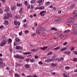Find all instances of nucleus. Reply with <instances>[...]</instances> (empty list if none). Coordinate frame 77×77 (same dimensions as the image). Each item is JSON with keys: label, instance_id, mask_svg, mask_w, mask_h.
I'll return each instance as SVG.
<instances>
[{"label": "nucleus", "instance_id": "51", "mask_svg": "<svg viewBox=\"0 0 77 77\" xmlns=\"http://www.w3.org/2000/svg\"><path fill=\"white\" fill-rule=\"evenodd\" d=\"M38 64L39 65H40V64H41L42 65H43V63H42V61H41L38 62Z\"/></svg>", "mask_w": 77, "mask_h": 77}, {"label": "nucleus", "instance_id": "27", "mask_svg": "<svg viewBox=\"0 0 77 77\" xmlns=\"http://www.w3.org/2000/svg\"><path fill=\"white\" fill-rule=\"evenodd\" d=\"M60 48V46H58V47H57V48H55L54 49V50H59V49Z\"/></svg>", "mask_w": 77, "mask_h": 77}, {"label": "nucleus", "instance_id": "36", "mask_svg": "<svg viewBox=\"0 0 77 77\" xmlns=\"http://www.w3.org/2000/svg\"><path fill=\"white\" fill-rule=\"evenodd\" d=\"M14 57H15V58H17V59H20V56L18 55H15Z\"/></svg>", "mask_w": 77, "mask_h": 77}, {"label": "nucleus", "instance_id": "31", "mask_svg": "<svg viewBox=\"0 0 77 77\" xmlns=\"http://www.w3.org/2000/svg\"><path fill=\"white\" fill-rule=\"evenodd\" d=\"M30 60V59L29 58H27L26 59V62H29Z\"/></svg>", "mask_w": 77, "mask_h": 77}, {"label": "nucleus", "instance_id": "23", "mask_svg": "<svg viewBox=\"0 0 77 77\" xmlns=\"http://www.w3.org/2000/svg\"><path fill=\"white\" fill-rule=\"evenodd\" d=\"M1 66L2 67H5V63H2L1 64H0Z\"/></svg>", "mask_w": 77, "mask_h": 77}, {"label": "nucleus", "instance_id": "63", "mask_svg": "<svg viewBox=\"0 0 77 77\" xmlns=\"http://www.w3.org/2000/svg\"><path fill=\"white\" fill-rule=\"evenodd\" d=\"M74 72H77V69H75L74 70Z\"/></svg>", "mask_w": 77, "mask_h": 77}, {"label": "nucleus", "instance_id": "7", "mask_svg": "<svg viewBox=\"0 0 77 77\" xmlns=\"http://www.w3.org/2000/svg\"><path fill=\"white\" fill-rule=\"evenodd\" d=\"M45 11H43L42 12L40 13V14L41 16L44 17V13H45Z\"/></svg>", "mask_w": 77, "mask_h": 77}, {"label": "nucleus", "instance_id": "38", "mask_svg": "<svg viewBox=\"0 0 77 77\" xmlns=\"http://www.w3.org/2000/svg\"><path fill=\"white\" fill-rule=\"evenodd\" d=\"M74 6H75L74 4H73L70 7V8H71V9H72V8H74Z\"/></svg>", "mask_w": 77, "mask_h": 77}, {"label": "nucleus", "instance_id": "13", "mask_svg": "<svg viewBox=\"0 0 77 77\" xmlns=\"http://www.w3.org/2000/svg\"><path fill=\"white\" fill-rule=\"evenodd\" d=\"M66 25H72L73 24L72 23L70 22H66Z\"/></svg>", "mask_w": 77, "mask_h": 77}, {"label": "nucleus", "instance_id": "4", "mask_svg": "<svg viewBox=\"0 0 77 77\" xmlns=\"http://www.w3.org/2000/svg\"><path fill=\"white\" fill-rule=\"evenodd\" d=\"M69 20L70 21V22L73 24V21H74V18L71 17H70Z\"/></svg>", "mask_w": 77, "mask_h": 77}, {"label": "nucleus", "instance_id": "33", "mask_svg": "<svg viewBox=\"0 0 77 77\" xmlns=\"http://www.w3.org/2000/svg\"><path fill=\"white\" fill-rule=\"evenodd\" d=\"M4 24L5 25H8V21H5L4 22Z\"/></svg>", "mask_w": 77, "mask_h": 77}, {"label": "nucleus", "instance_id": "16", "mask_svg": "<svg viewBox=\"0 0 77 77\" xmlns=\"http://www.w3.org/2000/svg\"><path fill=\"white\" fill-rule=\"evenodd\" d=\"M63 77H70L68 75H67L65 73L63 74Z\"/></svg>", "mask_w": 77, "mask_h": 77}, {"label": "nucleus", "instance_id": "17", "mask_svg": "<svg viewBox=\"0 0 77 77\" xmlns=\"http://www.w3.org/2000/svg\"><path fill=\"white\" fill-rule=\"evenodd\" d=\"M9 16L8 15V14L5 15L4 17V19H8L9 18Z\"/></svg>", "mask_w": 77, "mask_h": 77}, {"label": "nucleus", "instance_id": "44", "mask_svg": "<svg viewBox=\"0 0 77 77\" xmlns=\"http://www.w3.org/2000/svg\"><path fill=\"white\" fill-rule=\"evenodd\" d=\"M51 30H57V29L55 27L52 28V29H51Z\"/></svg>", "mask_w": 77, "mask_h": 77}, {"label": "nucleus", "instance_id": "9", "mask_svg": "<svg viewBox=\"0 0 77 77\" xmlns=\"http://www.w3.org/2000/svg\"><path fill=\"white\" fill-rule=\"evenodd\" d=\"M51 66L52 67H54V66H57V65L54 63H52L51 64Z\"/></svg>", "mask_w": 77, "mask_h": 77}, {"label": "nucleus", "instance_id": "48", "mask_svg": "<svg viewBox=\"0 0 77 77\" xmlns=\"http://www.w3.org/2000/svg\"><path fill=\"white\" fill-rule=\"evenodd\" d=\"M73 14H74V15H75V14H77V10H76V11H74L73 12Z\"/></svg>", "mask_w": 77, "mask_h": 77}, {"label": "nucleus", "instance_id": "29", "mask_svg": "<svg viewBox=\"0 0 77 77\" xmlns=\"http://www.w3.org/2000/svg\"><path fill=\"white\" fill-rule=\"evenodd\" d=\"M23 13V11H22V8H21L19 11V13L20 14H21Z\"/></svg>", "mask_w": 77, "mask_h": 77}, {"label": "nucleus", "instance_id": "55", "mask_svg": "<svg viewBox=\"0 0 77 77\" xmlns=\"http://www.w3.org/2000/svg\"><path fill=\"white\" fill-rule=\"evenodd\" d=\"M52 10H53V11H56V7H53Z\"/></svg>", "mask_w": 77, "mask_h": 77}, {"label": "nucleus", "instance_id": "14", "mask_svg": "<svg viewBox=\"0 0 77 77\" xmlns=\"http://www.w3.org/2000/svg\"><path fill=\"white\" fill-rule=\"evenodd\" d=\"M16 9V6H14L13 7H11V9L12 10V11H14V10H15Z\"/></svg>", "mask_w": 77, "mask_h": 77}, {"label": "nucleus", "instance_id": "49", "mask_svg": "<svg viewBox=\"0 0 77 77\" xmlns=\"http://www.w3.org/2000/svg\"><path fill=\"white\" fill-rule=\"evenodd\" d=\"M67 44L68 43H67V42H65L63 44V45H64V46H65V45H67Z\"/></svg>", "mask_w": 77, "mask_h": 77}, {"label": "nucleus", "instance_id": "58", "mask_svg": "<svg viewBox=\"0 0 77 77\" xmlns=\"http://www.w3.org/2000/svg\"><path fill=\"white\" fill-rule=\"evenodd\" d=\"M46 61L47 62H50V59H48L46 60Z\"/></svg>", "mask_w": 77, "mask_h": 77}, {"label": "nucleus", "instance_id": "47", "mask_svg": "<svg viewBox=\"0 0 77 77\" xmlns=\"http://www.w3.org/2000/svg\"><path fill=\"white\" fill-rule=\"evenodd\" d=\"M50 2H47L46 3L45 5L46 6H48V5H50Z\"/></svg>", "mask_w": 77, "mask_h": 77}, {"label": "nucleus", "instance_id": "39", "mask_svg": "<svg viewBox=\"0 0 77 77\" xmlns=\"http://www.w3.org/2000/svg\"><path fill=\"white\" fill-rule=\"evenodd\" d=\"M15 41L16 42H20V40L19 38H16Z\"/></svg>", "mask_w": 77, "mask_h": 77}, {"label": "nucleus", "instance_id": "54", "mask_svg": "<svg viewBox=\"0 0 77 77\" xmlns=\"http://www.w3.org/2000/svg\"><path fill=\"white\" fill-rule=\"evenodd\" d=\"M70 32V30H66L65 31V32H66L67 33H68V32Z\"/></svg>", "mask_w": 77, "mask_h": 77}, {"label": "nucleus", "instance_id": "28", "mask_svg": "<svg viewBox=\"0 0 77 77\" xmlns=\"http://www.w3.org/2000/svg\"><path fill=\"white\" fill-rule=\"evenodd\" d=\"M35 2H36V1L35 0H32L30 2V3L31 4L35 3Z\"/></svg>", "mask_w": 77, "mask_h": 77}, {"label": "nucleus", "instance_id": "24", "mask_svg": "<svg viewBox=\"0 0 77 77\" xmlns=\"http://www.w3.org/2000/svg\"><path fill=\"white\" fill-rule=\"evenodd\" d=\"M72 27L73 28H76V27H77V23L73 25Z\"/></svg>", "mask_w": 77, "mask_h": 77}, {"label": "nucleus", "instance_id": "6", "mask_svg": "<svg viewBox=\"0 0 77 77\" xmlns=\"http://www.w3.org/2000/svg\"><path fill=\"white\" fill-rule=\"evenodd\" d=\"M60 37L61 39H63V38H66V35H60Z\"/></svg>", "mask_w": 77, "mask_h": 77}, {"label": "nucleus", "instance_id": "46", "mask_svg": "<svg viewBox=\"0 0 77 77\" xmlns=\"http://www.w3.org/2000/svg\"><path fill=\"white\" fill-rule=\"evenodd\" d=\"M24 4L26 6H27L28 5V4H27V1H25L24 2Z\"/></svg>", "mask_w": 77, "mask_h": 77}, {"label": "nucleus", "instance_id": "1", "mask_svg": "<svg viewBox=\"0 0 77 77\" xmlns=\"http://www.w3.org/2000/svg\"><path fill=\"white\" fill-rule=\"evenodd\" d=\"M6 42H7V40H3L0 44V47H3L5 46L6 44Z\"/></svg>", "mask_w": 77, "mask_h": 77}, {"label": "nucleus", "instance_id": "37", "mask_svg": "<svg viewBox=\"0 0 77 77\" xmlns=\"http://www.w3.org/2000/svg\"><path fill=\"white\" fill-rule=\"evenodd\" d=\"M41 32V31L39 30H38L36 31V33L37 34H39Z\"/></svg>", "mask_w": 77, "mask_h": 77}, {"label": "nucleus", "instance_id": "57", "mask_svg": "<svg viewBox=\"0 0 77 77\" xmlns=\"http://www.w3.org/2000/svg\"><path fill=\"white\" fill-rule=\"evenodd\" d=\"M73 61L75 62H77V58H75L73 59Z\"/></svg>", "mask_w": 77, "mask_h": 77}, {"label": "nucleus", "instance_id": "35", "mask_svg": "<svg viewBox=\"0 0 77 77\" xmlns=\"http://www.w3.org/2000/svg\"><path fill=\"white\" fill-rule=\"evenodd\" d=\"M66 49H67L66 48H63V49H61L60 50V51H64L65 50H66Z\"/></svg>", "mask_w": 77, "mask_h": 77}, {"label": "nucleus", "instance_id": "21", "mask_svg": "<svg viewBox=\"0 0 77 77\" xmlns=\"http://www.w3.org/2000/svg\"><path fill=\"white\" fill-rule=\"evenodd\" d=\"M21 65V64L20 63H17L16 65V67H20Z\"/></svg>", "mask_w": 77, "mask_h": 77}, {"label": "nucleus", "instance_id": "15", "mask_svg": "<svg viewBox=\"0 0 77 77\" xmlns=\"http://www.w3.org/2000/svg\"><path fill=\"white\" fill-rule=\"evenodd\" d=\"M31 53H32V52H27L26 53L24 52L23 53V54H31Z\"/></svg>", "mask_w": 77, "mask_h": 77}, {"label": "nucleus", "instance_id": "26", "mask_svg": "<svg viewBox=\"0 0 77 77\" xmlns=\"http://www.w3.org/2000/svg\"><path fill=\"white\" fill-rule=\"evenodd\" d=\"M45 9V7L44 6L40 7V9H41V10H42V9Z\"/></svg>", "mask_w": 77, "mask_h": 77}, {"label": "nucleus", "instance_id": "62", "mask_svg": "<svg viewBox=\"0 0 77 77\" xmlns=\"http://www.w3.org/2000/svg\"><path fill=\"white\" fill-rule=\"evenodd\" d=\"M63 57L61 58L60 59V60H63Z\"/></svg>", "mask_w": 77, "mask_h": 77}, {"label": "nucleus", "instance_id": "32", "mask_svg": "<svg viewBox=\"0 0 77 77\" xmlns=\"http://www.w3.org/2000/svg\"><path fill=\"white\" fill-rule=\"evenodd\" d=\"M7 15H8L9 17H11L12 16V14L10 13H7Z\"/></svg>", "mask_w": 77, "mask_h": 77}, {"label": "nucleus", "instance_id": "12", "mask_svg": "<svg viewBox=\"0 0 77 77\" xmlns=\"http://www.w3.org/2000/svg\"><path fill=\"white\" fill-rule=\"evenodd\" d=\"M44 0H39L38 1V3H42Z\"/></svg>", "mask_w": 77, "mask_h": 77}, {"label": "nucleus", "instance_id": "11", "mask_svg": "<svg viewBox=\"0 0 77 77\" xmlns=\"http://www.w3.org/2000/svg\"><path fill=\"white\" fill-rule=\"evenodd\" d=\"M39 50V49L38 48H37L36 49H32L31 50V51H32L33 52V51H38Z\"/></svg>", "mask_w": 77, "mask_h": 77}, {"label": "nucleus", "instance_id": "56", "mask_svg": "<svg viewBox=\"0 0 77 77\" xmlns=\"http://www.w3.org/2000/svg\"><path fill=\"white\" fill-rule=\"evenodd\" d=\"M17 45V43L16 42H14V46H16Z\"/></svg>", "mask_w": 77, "mask_h": 77}, {"label": "nucleus", "instance_id": "30", "mask_svg": "<svg viewBox=\"0 0 77 77\" xmlns=\"http://www.w3.org/2000/svg\"><path fill=\"white\" fill-rule=\"evenodd\" d=\"M64 54L67 55L69 54H70V52L69 51H68L67 52H64Z\"/></svg>", "mask_w": 77, "mask_h": 77}, {"label": "nucleus", "instance_id": "45", "mask_svg": "<svg viewBox=\"0 0 77 77\" xmlns=\"http://www.w3.org/2000/svg\"><path fill=\"white\" fill-rule=\"evenodd\" d=\"M14 23L15 25H17V21L15 20L14 21Z\"/></svg>", "mask_w": 77, "mask_h": 77}, {"label": "nucleus", "instance_id": "41", "mask_svg": "<svg viewBox=\"0 0 77 77\" xmlns=\"http://www.w3.org/2000/svg\"><path fill=\"white\" fill-rule=\"evenodd\" d=\"M17 6L18 7H20V6H22V5L21 4L18 3L17 4Z\"/></svg>", "mask_w": 77, "mask_h": 77}, {"label": "nucleus", "instance_id": "22", "mask_svg": "<svg viewBox=\"0 0 77 77\" xmlns=\"http://www.w3.org/2000/svg\"><path fill=\"white\" fill-rule=\"evenodd\" d=\"M25 67H26V68H30V66H29L28 64H26L25 65Z\"/></svg>", "mask_w": 77, "mask_h": 77}, {"label": "nucleus", "instance_id": "5", "mask_svg": "<svg viewBox=\"0 0 77 77\" xmlns=\"http://www.w3.org/2000/svg\"><path fill=\"white\" fill-rule=\"evenodd\" d=\"M5 12H9V11L10 10V8L8 7H6L5 8Z\"/></svg>", "mask_w": 77, "mask_h": 77}, {"label": "nucleus", "instance_id": "18", "mask_svg": "<svg viewBox=\"0 0 77 77\" xmlns=\"http://www.w3.org/2000/svg\"><path fill=\"white\" fill-rule=\"evenodd\" d=\"M48 48V47L45 46L44 47L41 48V49L43 50H45V49H46V48Z\"/></svg>", "mask_w": 77, "mask_h": 77}, {"label": "nucleus", "instance_id": "52", "mask_svg": "<svg viewBox=\"0 0 77 77\" xmlns=\"http://www.w3.org/2000/svg\"><path fill=\"white\" fill-rule=\"evenodd\" d=\"M22 33H23V31L20 32L19 33V35H20V36H21V35H22Z\"/></svg>", "mask_w": 77, "mask_h": 77}, {"label": "nucleus", "instance_id": "53", "mask_svg": "<svg viewBox=\"0 0 77 77\" xmlns=\"http://www.w3.org/2000/svg\"><path fill=\"white\" fill-rule=\"evenodd\" d=\"M34 58L35 59H38V57L37 55H35L34 57Z\"/></svg>", "mask_w": 77, "mask_h": 77}, {"label": "nucleus", "instance_id": "34", "mask_svg": "<svg viewBox=\"0 0 77 77\" xmlns=\"http://www.w3.org/2000/svg\"><path fill=\"white\" fill-rule=\"evenodd\" d=\"M65 69L66 70H68V69H69V67L68 66H66L65 67Z\"/></svg>", "mask_w": 77, "mask_h": 77}, {"label": "nucleus", "instance_id": "64", "mask_svg": "<svg viewBox=\"0 0 77 77\" xmlns=\"http://www.w3.org/2000/svg\"><path fill=\"white\" fill-rule=\"evenodd\" d=\"M27 77H33V76L31 75H29L27 76Z\"/></svg>", "mask_w": 77, "mask_h": 77}, {"label": "nucleus", "instance_id": "10", "mask_svg": "<svg viewBox=\"0 0 77 77\" xmlns=\"http://www.w3.org/2000/svg\"><path fill=\"white\" fill-rule=\"evenodd\" d=\"M45 28H43L42 27H40L39 28V30H41V31H43V30H45Z\"/></svg>", "mask_w": 77, "mask_h": 77}, {"label": "nucleus", "instance_id": "42", "mask_svg": "<svg viewBox=\"0 0 77 77\" xmlns=\"http://www.w3.org/2000/svg\"><path fill=\"white\" fill-rule=\"evenodd\" d=\"M15 18H17V19H18V18H20V16L19 15H17L15 16Z\"/></svg>", "mask_w": 77, "mask_h": 77}, {"label": "nucleus", "instance_id": "40", "mask_svg": "<svg viewBox=\"0 0 77 77\" xmlns=\"http://www.w3.org/2000/svg\"><path fill=\"white\" fill-rule=\"evenodd\" d=\"M8 42L9 44H11V42H12V40L11 38H9V39Z\"/></svg>", "mask_w": 77, "mask_h": 77}, {"label": "nucleus", "instance_id": "61", "mask_svg": "<svg viewBox=\"0 0 77 77\" xmlns=\"http://www.w3.org/2000/svg\"><path fill=\"white\" fill-rule=\"evenodd\" d=\"M24 57H23L20 56L19 59H24Z\"/></svg>", "mask_w": 77, "mask_h": 77}, {"label": "nucleus", "instance_id": "60", "mask_svg": "<svg viewBox=\"0 0 77 77\" xmlns=\"http://www.w3.org/2000/svg\"><path fill=\"white\" fill-rule=\"evenodd\" d=\"M3 28V26H0V29H2Z\"/></svg>", "mask_w": 77, "mask_h": 77}, {"label": "nucleus", "instance_id": "59", "mask_svg": "<svg viewBox=\"0 0 77 77\" xmlns=\"http://www.w3.org/2000/svg\"><path fill=\"white\" fill-rule=\"evenodd\" d=\"M2 12H3V11H2V9L1 8H0V13L2 14Z\"/></svg>", "mask_w": 77, "mask_h": 77}, {"label": "nucleus", "instance_id": "2", "mask_svg": "<svg viewBox=\"0 0 77 77\" xmlns=\"http://www.w3.org/2000/svg\"><path fill=\"white\" fill-rule=\"evenodd\" d=\"M56 21L58 22V23H62V19H60V18H58L56 20Z\"/></svg>", "mask_w": 77, "mask_h": 77}, {"label": "nucleus", "instance_id": "8", "mask_svg": "<svg viewBox=\"0 0 77 77\" xmlns=\"http://www.w3.org/2000/svg\"><path fill=\"white\" fill-rule=\"evenodd\" d=\"M60 34V32H56L55 33L54 35V36H57L59 35Z\"/></svg>", "mask_w": 77, "mask_h": 77}, {"label": "nucleus", "instance_id": "20", "mask_svg": "<svg viewBox=\"0 0 77 77\" xmlns=\"http://www.w3.org/2000/svg\"><path fill=\"white\" fill-rule=\"evenodd\" d=\"M53 54V52L51 51L47 54V55L48 56H50V55H51V54Z\"/></svg>", "mask_w": 77, "mask_h": 77}, {"label": "nucleus", "instance_id": "43", "mask_svg": "<svg viewBox=\"0 0 77 77\" xmlns=\"http://www.w3.org/2000/svg\"><path fill=\"white\" fill-rule=\"evenodd\" d=\"M24 33H26V34H27L29 33V30H26L25 32Z\"/></svg>", "mask_w": 77, "mask_h": 77}, {"label": "nucleus", "instance_id": "25", "mask_svg": "<svg viewBox=\"0 0 77 77\" xmlns=\"http://www.w3.org/2000/svg\"><path fill=\"white\" fill-rule=\"evenodd\" d=\"M20 76V75L17 74V73L15 74H14V76L15 77H19Z\"/></svg>", "mask_w": 77, "mask_h": 77}, {"label": "nucleus", "instance_id": "3", "mask_svg": "<svg viewBox=\"0 0 77 77\" xmlns=\"http://www.w3.org/2000/svg\"><path fill=\"white\" fill-rule=\"evenodd\" d=\"M15 49L16 50H21L22 49V47L17 46L15 47Z\"/></svg>", "mask_w": 77, "mask_h": 77}, {"label": "nucleus", "instance_id": "19", "mask_svg": "<svg viewBox=\"0 0 77 77\" xmlns=\"http://www.w3.org/2000/svg\"><path fill=\"white\" fill-rule=\"evenodd\" d=\"M35 60L34 59H32L30 60V62H31V63H33V62H35Z\"/></svg>", "mask_w": 77, "mask_h": 77}, {"label": "nucleus", "instance_id": "50", "mask_svg": "<svg viewBox=\"0 0 77 77\" xmlns=\"http://www.w3.org/2000/svg\"><path fill=\"white\" fill-rule=\"evenodd\" d=\"M73 32H74V34H76V32H77V29L74 30Z\"/></svg>", "mask_w": 77, "mask_h": 77}]
</instances>
